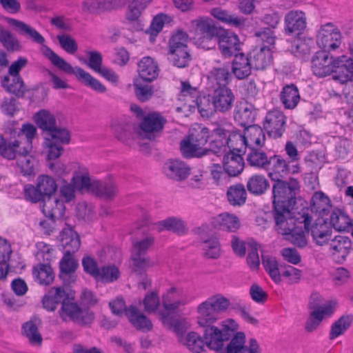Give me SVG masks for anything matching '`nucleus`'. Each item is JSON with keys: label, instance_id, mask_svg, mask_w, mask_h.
<instances>
[{"label": "nucleus", "instance_id": "f257e3e1", "mask_svg": "<svg viewBox=\"0 0 353 353\" xmlns=\"http://www.w3.org/2000/svg\"><path fill=\"white\" fill-rule=\"evenodd\" d=\"M36 133L37 128L32 124L26 123L21 128L10 130L8 141L0 134V156L8 159L16 158L23 175L33 174L37 165V159L30 154Z\"/></svg>", "mask_w": 353, "mask_h": 353}, {"label": "nucleus", "instance_id": "f03ea898", "mask_svg": "<svg viewBox=\"0 0 353 353\" xmlns=\"http://www.w3.org/2000/svg\"><path fill=\"white\" fill-rule=\"evenodd\" d=\"M312 70L316 77L332 74L334 81L345 84L352 81L353 58L345 54L334 57L328 51H319L312 58Z\"/></svg>", "mask_w": 353, "mask_h": 353}, {"label": "nucleus", "instance_id": "7ed1b4c3", "mask_svg": "<svg viewBox=\"0 0 353 353\" xmlns=\"http://www.w3.org/2000/svg\"><path fill=\"white\" fill-rule=\"evenodd\" d=\"M284 176L278 179H272L275 181L272 187V199L274 205V217L275 223L284 228L285 217L290 219L292 214V207L295 204L296 195L299 190V182L296 179H291L289 182L281 180Z\"/></svg>", "mask_w": 353, "mask_h": 353}, {"label": "nucleus", "instance_id": "20e7f679", "mask_svg": "<svg viewBox=\"0 0 353 353\" xmlns=\"http://www.w3.org/2000/svg\"><path fill=\"white\" fill-rule=\"evenodd\" d=\"M188 303L183 289L179 286H171L161 296L162 310L159 316L164 325L174 332L178 336L182 334L185 328L184 320L177 317L176 311Z\"/></svg>", "mask_w": 353, "mask_h": 353}, {"label": "nucleus", "instance_id": "39448f33", "mask_svg": "<svg viewBox=\"0 0 353 353\" xmlns=\"http://www.w3.org/2000/svg\"><path fill=\"white\" fill-rule=\"evenodd\" d=\"M42 52L54 66L67 74H74L77 80L85 86L90 88L99 94H104L107 91L105 85L97 79L80 67L73 68L69 63L57 55L48 47L43 46L42 47Z\"/></svg>", "mask_w": 353, "mask_h": 353}, {"label": "nucleus", "instance_id": "423d86ee", "mask_svg": "<svg viewBox=\"0 0 353 353\" xmlns=\"http://www.w3.org/2000/svg\"><path fill=\"white\" fill-rule=\"evenodd\" d=\"M71 182L77 190L92 192L100 197L108 199L116 192V187L113 183L103 185L99 181L91 178L88 169L82 165L75 167Z\"/></svg>", "mask_w": 353, "mask_h": 353}, {"label": "nucleus", "instance_id": "0eeeda50", "mask_svg": "<svg viewBox=\"0 0 353 353\" xmlns=\"http://www.w3.org/2000/svg\"><path fill=\"white\" fill-rule=\"evenodd\" d=\"M229 299L218 293L208 297L196 307L197 323L202 327L213 325L219 319V314L225 312L230 305Z\"/></svg>", "mask_w": 353, "mask_h": 353}, {"label": "nucleus", "instance_id": "6e6552de", "mask_svg": "<svg viewBox=\"0 0 353 353\" xmlns=\"http://www.w3.org/2000/svg\"><path fill=\"white\" fill-rule=\"evenodd\" d=\"M261 148L250 149L247 160L252 166L263 169L268 172L271 179H278L283 170V163L280 155L274 154L268 157Z\"/></svg>", "mask_w": 353, "mask_h": 353}, {"label": "nucleus", "instance_id": "1a4fd4ad", "mask_svg": "<svg viewBox=\"0 0 353 353\" xmlns=\"http://www.w3.org/2000/svg\"><path fill=\"white\" fill-rule=\"evenodd\" d=\"M77 188L72 182L67 181L60 187V199L49 198L44 201L42 212L43 214L52 220H56L63 216L65 214L64 202L68 203L75 198Z\"/></svg>", "mask_w": 353, "mask_h": 353}, {"label": "nucleus", "instance_id": "9d476101", "mask_svg": "<svg viewBox=\"0 0 353 353\" xmlns=\"http://www.w3.org/2000/svg\"><path fill=\"white\" fill-rule=\"evenodd\" d=\"M208 128L199 126L190 131L189 135L180 144L182 155L185 158L201 157L207 154Z\"/></svg>", "mask_w": 353, "mask_h": 353}, {"label": "nucleus", "instance_id": "9b49d317", "mask_svg": "<svg viewBox=\"0 0 353 353\" xmlns=\"http://www.w3.org/2000/svg\"><path fill=\"white\" fill-rule=\"evenodd\" d=\"M188 41L187 33L182 30L176 31L170 40L168 59L176 67L185 68L191 60Z\"/></svg>", "mask_w": 353, "mask_h": 353}, {"label": "nucleus", "instance_id": "f8f14e48", "mask_svg": "<svg viewBox=\"0 0 353 353\" xmlns=\"http://www.w3.org/2000/svg\"><path fill=\"white\" fill-rule=\"evenodd\" d=\"M109 305L112 313L117 316H121L125 312L129 321L137 329L143 332L152 330V324L150 319L133 305L125 307V302L122 298H117L114 301L110 302Z\"/></svg>", "mask_w": 353, "mask_h": 353}, {"label": "nucleus", "instance_id": "ddd939ff", "mask_svg": "<svg viewBox=\"0 0 353 353\" xmlns=\"http://www.w3.org/2000/svg\"><path fill=\"white\" fill-rule=\"evenodd\" d=\"M28 63L26 58L20 57L17 61H14L8 68L9 75L12 77V81L10 77H5L2 80V86L10 93L14 94L17 97H23L26 92V86L19 74Z\"/></svg>", "mask_w": 353, "mask_h": 353}, {"label": "nucleus", "instance_id": "4468645a", "mask_svg": "<svg viewBox=\"0 0 353 353\" xmlns=\"http://www.w3.org/2000/svg\"><path fill=\"white\" fill-rule=\"evenodd\" d=\"M74 292L70 291L66 299L63 301L60 316L64 321L71 319L83 324H89L94 319V314L88 310H82L74 301Z\"/></svg>", "mask_w": 353, "mask_h": 353}, {"label": "nucleus", "instance_id": "2eb2a0df", "mask_svg": "<svg viewBox=\"0 0 353 353\" xmlns=\"http://www.w3.org/2000/svg\"><path fill=\"white\" fill-rule=\"evenodd\" d=\"M153 243L152 236H146L133 243L130 265L134 272L141 274L152 265L149 258L145 255Z\"/></svg>", "mask_w": 353, "mask_h": 353}, {"label": "nucleus", "instance_id": "dca6fc26", "mask_svg": "<svg viewBox=\"0 0 353 353\" xmlns=\"http://www.w3.org/2000/svg\"><path fill=\"white\" fill-rule=\"evenodd\" d=\"M341 34L332 23H326L320 26L316 34V43L325 51H334L341 44Z\"/></svg>", "mask_w": 353, "mask_h": 353}, {"label": "nucleus", "instance_id": "f3484780", "mask_svg": "<svg viewBox=\"0 0 353 353\" xmlns=\"http://www.w3.org/2000/svg\"><path fill=\"white\" fill-rule=\"evenodd\" d=\"M302 221L305 230L311 233L312 239L318 245L327 244L332 237V230L329 225L321 218L312 223V218L308 214H303Z\"/></svg>", "mask_w": 353, "mask_h": 353}, {"label": "nucleus", "instance_id": "a211bd4d", "mask_svg": "<svg viewBox=\"0 0 353 353\" xmlns=\"http://www.w3.org/2000/svg\"><path fill=\"white\" fill-rule=\"evenodd\" d=\"M198 91L189 83L181 82L180 97H188L189 101L196 105L199 112L203 117H209L214 114L215 107L211 99V95L197 97Z\"/></svg>", "mask_w": 353, "mask_h": 353}, {"label": "nucleus", "instance_id": "6ab92c4d", "mask_svg": "<svg viewBox=\"0 0 353 353\" xmlns=\"http://www.w3.org/2000/svg\"><path fill=\"white\" fill-rule=\"evenodd\" d=\"M34 121L38 127L45 132V137L60 135L62 141L68 139V131L57 128L55 117L50 111L41 110L34 115Z\"/></svg>", "mask_w": 353, "mask_h": 353}, {"label": "nucleus", "instance_id": "aec40b11", "mask_svg": "<svg viewBox=\"0 0 353 353\" xmlns=\"http://www.w3.org/2000/svg\"><path fill=\"white\" fill-rule=\"evenodd\" d=\"M290 219L292 220L285 217L284 221L285 223L283 229L281 228L280 226L276 223V229L279 233L286 236V239L290 241L293 245L303 248L307 244L305 232L303 230L302 226L299 227L296 225L294 214H290Z\"/></svg>", "mask_w": 353, "mask_h": 353}, {"label": "nucleus", "instance_id": "412c9836", "mask_svg": "<svg viewBox=\"0 0 353 353\" xmlns=\"http://www.w3.org/2000/svg\"><path fill=\"white\" fill-rule=\"evenodd\" d=\"M336 305V301H328L312 309L305 323V329L307 332L315 330L323 319L330 317L334 314Z\"/></svg>", "mask_w": 353, "mask_h": 353}, {"label": "nucleus", "instance_id": "4be33fe9", "mask_svg": "<svg viewBox=\"0 0 353 353\" xmlns=\"http://www.w3.org/2000/svg\"><path fill=\"white\" fill-rule=\"evenodd\" d=\"M152 2V0H130L125 14V20L133 24V30L141 31L144 23L141 19L143 11Z\"/></svg>", "mask_w": 353, "mask_h": 353}, {"label": "nucleus", "instance_id": "5701e85b", "mask_svg": "<svg viewBox=\"0 0 353 353\" xmlns=\"http://www.w3.org/2000/svg\"><path fill=\"white\" fill-rule=\"evenodd\" d=\"M245 334L243 332H236L224 348L223 353H260L255 339H250L249 345L245 344Z\"/></svg>", "mask_w": 353, "mask_h": 353}, {"label": "nucleus", "instance_id": "b1692460", "mask_svg": "<svg viewBox=\"0 0 353 353\" xmlns=\"http://www.w3.org/2000/svg\"><path fill=\"white\" fill-rule=\"evenodd\" d=\"M286 118L279 110H272L268 112L263 123V127L270 137L279 138L285 131Z\"/></svg>", "mask_w": 353, "mask_h": 353}, {"label": "nucleus", "instance_id": "393cba45", "mask_svg": "<svg viewBox=\"0 0 353 353\" xmlns=\"http://www.w3.org/2000/svg\"><path fill=\"white\" fill-rule=\"evenodd\" d=\"M217 43L221 54L225 58L231 57L240 50L241 42L239 37L226 29H223L219 33Z\"/></svg>", "mask_w": 353, "mask_h": 353}, {"label": "nucleus", "instance_id": "a878e982", "mask_svg": "<svg viewBox=\"0 0 353 353\" xmlns=\"http://www.w3.org/2000/svg\"><path fill=\"white\" fill-rule=\"evenodd\" d=\"M351 250L352 241L345 236H336L329 243L330 256L338 263H342L346 260Z\"/></svg>", "mask_w": 353, "mask_h": 353}, {"label": "nucleus", "instance_id": "bb28decb", "mask_svg": "<svg viewBox=\"0 0 353 353\" xmlns=\"http://www.w3.org/2000/svg\"><path fill=\"white\" fill-rule=\"evenodd\" d=\"M215 110L221 112L230 111L235 99L234 93L227 86H218L211 95Z\"/></svg>", "mask_w": 353, "mask_h": 353}, {"label": "nucleus", "instance_id": "cd10ccee", "mask_svg": "<svg viewBox=\"0 0 353 353\" xmlns=\"http://www.w3.org/2000/svg\"><path fill=\"white\" fill-rule=\"evenodd\" d=\"M228 131L222 128H217L212 131L208 128V143L209 146L208 151H212L213 153L219 154L226 153L228 144Z\"/></svg>", "mask_w": 353, "mask_h": 353}, {"label": "nucleus", "instance_id": "c85d7f7f", "mask_svg": "<svg viewBox=\"0 0 353 353\" xmlns=\"http://www.w3.org/2000/svg\"><path fill=\"white\" fill-rule=\"evenodd\" d=\"M285 32L287 34H301L307 26V18L305 12L301 10L288 12L284 19Z\"/></svg>", "mask_w": 353, "mask_h": 353}, {"label": "nucleus", "instance_id": "c756f323", "mask_svg": "<svg viewBox=\"0 0 353 353\" xmlns=\"http://www.w3.org/2000/svg\"><path fill=\"white\" fill-rule=\"evenodd\" d=\"M5 21L14 31L19 34L28 37L37 43L41 45L44 43L45 39L34 28L23 21L10 17H6Z\"/></svg>", "mask_w": 353, "mask_h": 353}, {"label": "nucleus", "instance_id": "7c9ffc66", "mask_svg": "<svg viewBox=\"0 0 353 353\" xmlns=\"http://www.w3.org/2000/svg\"><path fill=\"white\" fill-rule=\"evenodd\" d=\"M203 339L206 346L216 352L224 350V343L228 341L225 334L221 333L220 328L213 325L205 327Z\"/></svg>", "mask_w": 353, "mask_h": 353}, {"label": "nucleus", "instance_id": "2f4dec72", "mask_svg": "<svg viewBox=\"0 0 353 353\" xmlns=\"http://www.w3.org/2000/svg\"><path fill=\"white\" fill-rule=\"evenodd\" d=\"M188 29L190 33L194 36L202 34H212V33H218L219 30L216 26L214 21L205 16L199 17L190 22Z\"/></svg>", "mask_w": 353, "mask_h": 353}, {"label": "nucleus", "instance_id": "473e14b6", "mask_svg": "<svg viewBox=\"0 0 353 353\" xmlns=\"http://www.w3.org/2000/svg\"><path fill=\"white\" fill-rule=\"evenodd\" d=\"M165 123V119L159 113L152 112L146 115L141 125L140 128L145 134V137L149 139L154 138V134L163 129Z\"/></svg>", "mask_w": 353, "mask_h": 353}, {"label": "nucleus", "instance_id": "72a5a7b5", "mask_svg": "<svg viewBox=\"0 0 353 353\" xmlns=\"http://www.w3.org/2000/svg\"><path fill=\"white\" fill-rule=\"evenodd\" d=\"M163 172L169 178L183 181L190 174L189 166L180 160H169L163 166Z\"/></svg>", "mask_w": 353, "mask_h": 353}, {"label": "nucleus", "instance_id": "f704fd0d", "mask_svg": "<svg viewBox=\"0 0 353 353\" xmlns=\"http://www.w3.org/2000/svg\"><path fill=\"white\" fill-rule=\"evenodd\" d=\"M285 149L290 160L287 161L280 155V159L283 161L284 167L283 170L281 172V176H285L289 174H296L300 170L299 156L294 144L292 142H287Z\"/></svg>", "mask_w": 353, "mask_h": 353}, {"label": "nucleus", "instance_id": "c9c22d12", "mask_svg": "<svg viewBox=\"0 0 353 353\" xmlns=\"http://www.w3.org/2000/svg\"><path fill=\"white\" fill-rule=\"evenodd\" d=\"M70 290L65 288H52L43 298V305L48 311H54L57 305L66 299Z\"/></svg>", "mask_w": 353, "mask_h": 353}, {"label": "nucleus", "instance_id": "e433bc0d", "mask_svg": "<svg viewBox=\"0 0 353 353\" xmlns=\"http://www.w3.org/2000/svg\"><path fill=\"white\" fill-rule=\"evenodd\" d=\"M157 63L150 57H143L138 63V73L141 79L145 81H152L159 75Z\"/></svg>", "mask_w": 353, "mask_h": 353}, {"label": "nucleus", "instance_id": "4c0bfd02", "mask_svg": "<svg viewBox=\"0 0 353 353\" xmlns=\"http://www.w3.org/2000/svg\"><path fill=\"white\" fill-rule=\"evenodd\" d=\"M61 245L65 252H75L80 248L81 241L79 234L72 227L67 225L60 233Z\"/></svg>", "mask_w": 353, "mask_h": 353}, {"label": "nucleus", "instance_id": "58836bf2", "mask_svg": "<svg viewBox=\"0 0 353 353\" xmlns=\"http://www.w3.org/2000/svg\"><path fill=\"white\" fill-rule=\"evenodd\" d=\"M247 148H261L265 141L263 130L257 125H250L244 130Z\"/></svg>", "mask_w": 353, "mask_h": 353}, {"label": "nucleus", "instance_id": "ea45409f", "mask_svg": "<svg viewBox=\"0 0 353 353\" xmlns=\"http://www.w3.org/2000/svg\"><path fill=\"white\" fill-rule=\"evenodd\" d=\"M212 224L216 229L228 232H235L241 225L239 218L228 212L214 216L212 220Z\"/></svg>", "mask_w": 353, "mask_h": 353}, {"label": "nucleus", "instance_id": "a19ab883", "mask_svg": "<svg viewBox=\"0 0 353 353\" xmlns=\"http://www.w3.org/2000/svg\"><path fill=\"white\" fill-rule=\"evenodd\" d=\"M249 57L254 69L263 70L269 66L272 61V48L264 46L259 50H254Z\"/></svg>", "mask_w": 353, "mask_h": 353}, {"label": "nucleus", "instance_id": "79ce46f5", "mask_svg": "<svg viewBox=\"0 0 353 353\" xmlns=\"http://www.w3.org/2000/svg\"><path fill=\"white\" fill-rule=\"evenodd\" d=\"M254 68L250 57L243 53L235 54L232 62V72L239 79L248 77Z\"/></svg>", "mask_w": 353, "mask_h": 353}, {"label": "nucleus", "instance_id": "37998d69", "mask_svg": "<svg viewBox=\"0 0 353 353\" xmlns=\"http://www.w3.org/2000/svg\"><path fill=\"white\" fill-rule=\"evenodd\" d=\"M255 116V109L252 104L247 102H241L236 106L234 114V120L245 128L254 121Z\"/></svg>", "mask_w": 353, "mask_h": 353}, {"label": "nucleus", "instance_id": "c03bdc74", "mask_svg": "<svg viewBox=\"0 0 353 353\" xmlns=\"http://www.w3.org/2000/svg\"><path fill=\"white\" fill-rule=\"evenodd\" d=\"M210 15L217 21L236 28L244 25V20L237 15L232 14L229 10L220 7H215L210 10Z\"/></svg>", "mask_w": 353, "mask_h": 353}, {"label": "nucleus", "instance_id": "a18cd8bd", "mask_svg": "<svg viewBox=\"0 0 353 353\" xmlns=\"http://www.w3.org/2000/svg\"><path fill=\"white\" fill-rule=\"evenodd\" d=\"M223 167L228 175L236 176L243 170L244 161L241 154L226 152L223 157Z\"/></svg>", "mask_w": 353, "mask_h": 353}, {"label": "nucleus", "instance_id": "49530a36", "mask_svg": "<svg viewBox=\"0 0 353 353\" xmlns=\"http://www.w3.org/2000/svg\"><path fill=\"white\" fill-rule=\"evenodd\" d=\"M70 139V134L68 133V139L67 141H62L60 135H56L51 137V136L45 137L44 146L48 149V159L52 160L59 157L61 155L63 148L61 144L68 143Z\"/></svg>", "mask_w": 353, "mask_h": 353}, {"label": "nucleus", "instance_id": "de8ad7c7", "mask_svg": "<svg viewBox=\"0 0 353 353\" xmlns=\"http://www.w3.org/2000/svg\"><path fill=\"white\" fill-rule=\"evenodd\" d=\"M280 98L286 109H294L300 100L299 92L296 86L293 84L283 87Z\"/></svg>", "mask_w": 353, "mask_h": 353}, {"label": "nucleus", "instance_id": "09e8293b", "mask_svg": "<svg viewBox=\"0 0 353 353\" xmlns=\"http://www.w3.org/2000/svg\"><path fill=\"white\" fill-rule=\"evenodd\" d=\"M153 229L157 232L163 230H169L174 232L182 233L185 230L184 222L180 219L170 217L167 219L155 223Z\"/></svg>", "mask_w": 353, "mask_h": 353}, {"label": "nucleus", "instance_id": "8fccbe9b", "mask_svg": "<svg viewBox=\"0 0 353 353\" xmlns=\"http://www.w3.org/2000/svg\"><path fill=\"white\" fill-rule=\"evenodd\" d=\"M119 267L115 264H108L102 266L95 279L97 281L113 283L120 277Z\"/></svg>", "mask_w": 353, "mask_h": 353}, {"label": "nucleus", "instance_id": "3c124183", "mask_svg": "<svg viewBox=\"0 0 353 353\" xmlns=\"http://www.w3.org/2000/svg\"><path fill=\"white\" fill-rule=\"evenodd\" d=\"M331 208L330 200L322 192H316L312 198V209L323 216L326 215Z\"/></svg>", "mask_w": 353, "mask_h": 353}, {"label": "nucleus", "instance_id": "603ef678", "mask_svg": "<svg viewBox=\"0 0 353 353\" xmlns=\"http://www.w3.org/2000/svg\"><path fill=\"white\" fill-rule=\"evenodd\" d=\"M262 264L272 280L275 283H280L281 274L276 258L270 255H262Z\"/></svg>", "mask_w": 353, "mask_h": 353}, {"label": "nucleus", "instance_id": "864d4df0", "mask_svg": "<svg viewBox=\"0 0 353 353\" xmlns=\"http://www.w3.org/2000/svg\"><path fill=\"white\" fill-rule=\"evenodd\" d=\"M268 179L262 174L252 175L247 183V188L252 194L260 195L269 188Z\"/></svg>", "mask_w": 353, "mask_h": 353}, {"label": "nucleus", "instance_id": "5fc2aeb1", "mask_svg": "<svg viewBox=\"0 0 353 353\" xmlns=\"http://www.w3.org/2000/svg\"><path fill=\"white\" fill-rule=\"evenodd\" d=\"M33 276L36 281L41 285L50 284L54 278L51 266L48 264H39L33 269Z\"/></svg>", "mask_w": 353, "mask_h": 353}, {"label": "nucleus", "instance_id": "6e6d98bb", "mask_svg": "<svg viewBox=\"0 0 353 353\" xmlns=\"http://www.w3.org/2000/svg\"><path fill=\"white\" fill-rule=\"evenodd\" d=\"M227 198L232 205H241L245 203L247 193L242 184H236L230 186L227 191Z\"/></svg>", "mask_w": 353, "mask_h": 353}, {"label": "nucleus", "instance_id": "4d7b16f0", "mask_svg": "<svg viewBox=\"0 0 353 353\" xmlns=\"http://www.w3.org/2000/svg\"><path fill=\"white\" fill-rule=\"evenodd\" d=\"M37 186L42 196L50 198L57 190L56 181L48 175H40L37 180Z\"/></svg>", "mask_w": 353, "mask_h": 353}, {"label": "nucleus", "instance_id": "13d9d810", "mask_svg": "<svg viewBox=\"0 0 353 353\" xmlns=\"http://www.w3.org/2000/svg\"><path fill=\"white\" fill-rule=\"evenodd\" d=\"M332 226L337 231H345L351 226V219L341 210H333L330 220Z\"/></svg>", "mask_w": 353, "mask_h": 353}, {"label": "nucleus", "instance_id": "bf43d9fd", "mask_svg": "<svg viewBox=\"0 0 353 353\" xmlns=\"http://www.w3.org/2000/svg\"><path fill=\"white\" fill-rule=\"evenodd\" d=\"M183 343L193 353H201L205 350L206 345L204 339L194 332L188 333Z\"/></svg>", "mask_w": 353, "mask_h": 353}, {"label": "nucleus", "instance_id": "052dcab7", "mask_svg": "<svg viewBox=\"0 0 353 353\" xmlns=\"http://www.w3.org/2000/svg\"><path fill=\"white\" fill-rule=\"evenodd\" d=\"M228 144L229 152L244 153L247 148L244 134L236 132H228Z\"/></svg>", "mask_w": 353, "mask_h": 353}, {"label": "nucleus", "instance_id": "680f3d73", "mask_svg": "<svg viewBox=\"0 0 353 353\" xmlns=\"http://www.w3.org/2000/svg\"><path fill=\"white\" fill-rule=\"evenodd\" d=\"M56 254V250L50 245L41 241L36 243L35 256L39 261L51 262Z\"/></svg>", "mask_w": 353, "mask_h": 353}, {"label": "nucleus", "instance_id": "e2e57ef3", "mask_svg": "<svg viewBox=\"0 0 353 353\" xmlns=\"http://www.w3.org/2000/svg\"><path fill=\"white\" fill-rule=\"evenodd\" d=\"M0 42L8 51H19L21 45L19 40L8 30L0 27Z\"/></svg>", "mask_w": 353, "mask_h": 353}, {"label": "nucleus", "instance_id": "0e129e2a", "mask_svg": "<svg viewBox=\"0 0 353 353\" xmlns=\"http://www.w3.org/2000/svg\"><path fill=\"white\" fill-rule=\"evenodd\" d=\"M203 254L208 258L216 259L221 253L220 244L216 237L210 238L203 242Z\"/></svg>", "mask_w": 353, "mask_h": 353}, {"label": "nucleus", "instance_id": "69168bd1", "mask_svg": "<svg viewBox=\"0 0 353 353\" xmlns=\"http://www.w3.org/2000/svg\"><path fill=\"white\" fill-rule=\"evenodd\" d=\"M143 302L145 310L148 313H157L159 315V311L162 310V307H160L159 297L157 292H148Z\"/></svg>", "mask_w": 353, "mask_h": 353}, {"label": "nucleus", "instance_id": "338daca9", "mask_svg": "<svg viewBox=\"0 0 353 353\" xmlns=\"http://www.w3.org/2000/svg\"><path fill=\"white\" fill-rule=\"evenodd\" d=\"M230 77V74L228 70L223 68L213 69L209 76L211 82L217 84L219 86H226L229 83Z\"/></svg>", "mask_w": 353, "mask_h": 353}, {"label": "nucleus", "instance_id": "774afa93", "mask_svg": "<svg viewBox=\"0 0 353 353\" xmlns=\"http://www.w3.org/2000/svg\"><path fill=\"white\" fill-rule=\"evenodd\" d=\"M23 333L33 345H41L42 337L38 332L37 327L32 321L26 322L23 326Z\"/></svg>", "mask_w": 353, "mask_h": 353}]
</instances>
